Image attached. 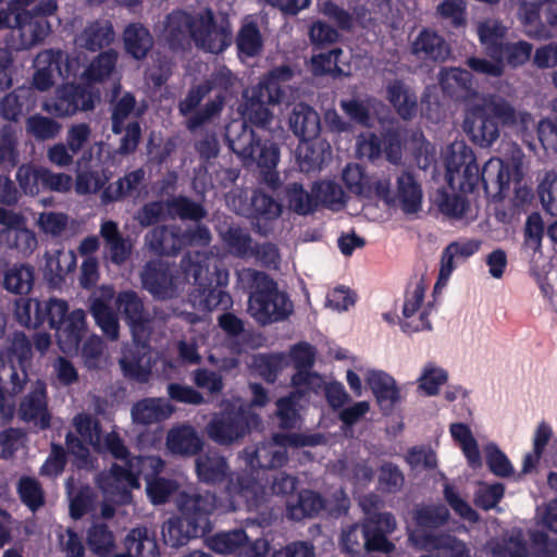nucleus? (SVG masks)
Masks as SVG:
<instances>
[{
    "instance_id": "obj_52",
    "label": "nucleus",
    "mask_w": 557,
    "mask_h": 557,
    "mask_svg": "<svg viewBox=\"0 0 557 557\" xmlns=\"http://www.w3.org/2000/svg\"><path fill=\"white\" fill-rule=\"evenodd\" d=\"M87 545L98 557H109L115 548V536L104 523H92L87 531Z\"/></svg>"
},
{
    "instance_id": "obj_14",
    "label": "nucleus",
    "mask_w": 557,
    "mask_h": 557,
    "mask_svg": "<svg viewBox=\"0 0 557 557\" xmlns=\"http://www.w3.org/2000/svg\"><path fill=\"white\" fill-rule=\"evenodd\" d=\"M376 197L383 199L386 203L398 205L400 209L412 214L418 212L422 206L423 193L420 184L414 177L404 172L396 181V188L391 189L388 178L382 177L375 182Z\"/></svg>"
},
{
    "instance_id": "obj_4",
    "label": "nucleus",
    "mask_w": 557,
    "mask_h": 557,
    "mask_svg": "<svg viewBox=\"0 0 557 557\" xmlns=\"http://www.w3.org/2000/svg\"><path fill=\"white\" fill-rule=\"evenodd\" d=\"M178 517L168 519L162 525V537L165 545L181 547L191 539L211 532V515L216 508V497L207 491L205 494L181 493L177 500Z\"/></svg>"
},
{
    "instance_id": "obj_18",
    "label": "nucleus",
    "mask_w": 557,
    "mask_h": 557,
    "mask_svg": "<svg viewBox=\"0 0 557 557\" xmlns=\"http://www.w3.org/2000/svg\"><path fill=\"white\" fill-rule=\"evenodd\" d=\"M44 108L55 116H72L94 109L92 92L85 86L66 83L57 88L54 97Z\"/></svg>"
},
{
    "instance_id": "obj_19",
    "label": "nucleus",
    "mask_w": 557,
    "mask_h": 557,
    "mask_svg": "<svg viewBox=\"0 0 557 557\" xmlns=\"http://www.w3.org/2000/svg\"><path fill=\"white\" fill-rule=\"evenodd\" d=\"M206 433L212 442L224 446L244 436V404L214 413L206 425Z\"/></svg>"
},
{
    "instance_id": "obj_55",
    "label": "nucleus",
    "mask_w": 557,
    "mask_h": 557,
    "mask_svg": "<svg viewBox=\"0 0 557 557\" xmlns=\"http://www.w3.org/2000/svg\"><path fill=\"white\" fill-rule=\"evenodd\" d=\"M312 193L317 206L321 203L332 211L341 210L346 203V196L342 187L333 181H322L317 183Z\"/></svg>"
},
{
    "instance_id": "obj_45",
    "label": "nucleus",
    "mask_w": 557,
    "mask_h": 557,
    "mask_svg": "<svg viewBox=\"0 0 557 557\" xmlns=\"http://www.w3.org/2000/svg\"><path fill=\"white\" fill-rule=\"evenodd\" d=\"M331 157V147L324 141L304 140L297 147V159L301 171L310 172L321 168Z\"/></svg>"
},
{
    "instance_id": "obj_32",
    "label": "nucleus",
    "mask_w": 557,
    "mask_h": 557,
    "mask_svg": "<svg viewBox=\"0 0 557 557\" xmlns=\"http://www.w3.org/2000/svg\"><path fill=\"white\" fill-rule=\"evenodd\" d=\"M449 434L455 444L461 450L468 466L472 470H480L483 467V458L479 443L469 425L462 422H455L449 425Z\"/></svg>"
},
{
    "instance_id": "obj_15",
    "label": "nucleus",
    "mask_w": 557,
    "mask_h": 557,
    "mask_svg": "<svg viewBox=\"0 0 557 557\" xmlns=\"http://www.w3.org/2000/svg\"><path fill=\"white\" fill-rule=\"evenodd\" d=\"M57 9L55 0H44L33 9H25L15 15V25L24 46L32 47L46 39L51 32L47 17L54 14Z\"/></svg>"
},
{
    "instance_id": "obj_61",
    "label": "nucleus",
    "mask_w": 557,
    "mask_h": 557,
    "mask_svg": "<svg viewBox=\"0 0 557 557\" xmlns=\"http://www.w3.org/2000/svg\"><path fill=\"white\" fill-rule=\"evenodd\" d=\"M147 486V495L153 505H162L176 491L177 484L174 480L158 476V474L144 478Z\"/></svg>"
},
{
    "instance_id": "obj_23",
    "label": "nucleus",
    "mask_w": 557,
    "mask_h": 557,
    "mask_svg": "<svg viewBox=\"0 0 557 557\" xmlns=\"http://www.w3.org/2000/svg\"><path fill=\"white\" fill-rule=\"evenodd\" d=\"M425 290L422 283H417L408 289L403 306V329L405 331L417 332L431 327L429 314L433 306L424 301Z\"/></svg>"
},
{
    "instance_id": "obj_17",
    "label": "nucleus",
    "mask_w": 557,
    "mask_h": 557,
    "mask_svg": "<svg viewBox=\"0 0 557 557\" xmlns=\"http://www.w3.org/2000/svg\"><path fill=\"white\" fill-rule=\"evenodd\" d=\"M7 357L10 363V394L18 395L28 382L27 366L33 357L32 343L23 332H14L9 338Z\"/></svg>"
},
{
    "instance_id": "obj_27",
    "label": "nucleus",
    "mask_w": 557,
    "mask_h": 557,
    "mask_svg": "<svg viewBox=\"0 0 557 557\" xmlns=\"http://www.w3.org/2000/svg\"><path fill=\"white\" fill-rule=\"evenodd\" d=\"M282 206L264 194H256L251 202L250 223L260 234L271 232L280 215Z\"/></svg>"
},
{
    "instance_id": "obj_56",
    "label": "nucleus",
    "mask_w": 557,
    "mask_h": 557,
    "mask_svg": "<svg viewBox=\"0 0 557 557\" xmlns=\"http://www.w3.org/2000/svg\"><path fill=\"white\" fill-rule=\"evenodd\" d=\"M218 86L227 89L228 81L222 74H219L211 79H207L203 83L191 87L186 98L181 103V111L183 113H187L195 110L202 101V99Z\"/></svg>"
},
{
    "instance_id": "obj_36",
    "label": "nucleus",
    "mask_w": 557,
    "mask_h": 557,
    "mask_svg": "<svg viewBox=\"0 0 557 557\" xmlns=\"http://www.w3.org/2000/svg\"><path fill=\"white\" fill-rule=\"evenodd\" d=\"M228 463L218 451L209 450L196 459V473L200 482L215 484L228 476Z\"/></svg>"
},
{
    "instance_id": "obj_41",
    "label": "nucleus",
    "mask_w": 557,
    "mask_h": 557,
    "mask_svg": "<svg viewBox=\"0 0 557 557\" xmlns=\"http://www.w3.org/2000/svg\"><path fill=\"white\" fill-rule=\"evenodd\" d=\"M249 154L260 168L265 169L264 181L270 187L274 188L278 182V175L273 171L278 162L277 147L270 141L252 143Z\"/></svg>"
},
{
    "instance_id": "obj_63",
    "label": "nucleus",
    "mask_w": 557,
    "mask_h": 557,
    "mask_svg": "<svg viewBox=\"0 0 557 557\" xmlns=\"http://www.w3.org/2000/svg\"><path fill=\"white\" fill-rule=\"evenodd\" d=\"M244 546V529L216 533L209 540V547L218 554H232Z\"/></svg>"
},
{
    "instance_id": "obj_53",
    "label": "nucleus",
    "mask_w": 557,
    "mask_h": 557,
    "mask_svg": "<svg viewBox=\"0 0 557 557\" xmlns=\"http://www.w3.org/2000/svg\"><path fill=\"white\" fill-rule=\"evenodd\" d=\"M387 99L405 120L411 119L417 112V96L400 82L387 86Z\"/></svg>"
},
{
    "instance_id": "obj_9",
    "label": "nucleus",
    "mask_w": 557,
    "mask_h": 557,
    "mask_svg": "<svg viewBox=\"0 0 557 557\" xmlns=\"http://www.w3.org/2000/svg\"><path fill=\"white\" fill-rule=\"evenodd\" d=\"M123 462L124 466L112 463L110 470L97 479L99 488L107 495L117 496L121 504H126L132 497L131 491L140 486V476L159 474L164 469V461L158 456H135Z\"/></svg>"
},
{
    "instance_id": "obj_3",
    "label": "nucleus",
    "mask_w": 557,
    "mask_h": 557,
    "mask_svg": "<svg viewBox=\"0 0 557 557\" xmlns=\"http://www.w3.org/2000/svg\"><path fill=\"white\" fill-rule=\"evenodd\" d=\"M493 117L505 125L516 126L520 132H525L533 122L531 114L516 112L502 97L475 96L463 122V129L474 144L488 147L498 138V126Z\"/></svg>"
},
{
    "instance_id": "obj_37",
    "label": "nucleus",
    "mask_w": 557,
    "mask_h": 557,
    "mask_svg": "<svg viewBox=\"0 0 557 557\" xmlns=\"http://www.w3.org/2000/svg\"><path fill=\"white\" fill-rule=\"evenodd\" d=\"M125 51L135 60H144L153 47L150 30L141 23H131L123 32Z\"/></svg>"
},
{
    "instance_id": "obj_42",
    "label": "nucleus",
    "mask_w": 557,
    "mask_h": 557,
    "mask_svg": "<svg viewBox=\"0 0 557 557\" xmlns=\"http://www.w3.org/2000/svg\"><path fill=\"white\" fill-rule=\"evenodd\" d=\"M144 180L145 171L141 168L126 173L123 177L103 188L101 194L102 202L111 203L131 196L138 189Z\"/></svg>"
},
{
    "instance_id": "obj_58",
    "label": "nucleus",
    "mask_w": 557,
    "mask_h": 557,
    "mask_svg": "<svg viewBox=\"0 0 557 557\" xmlns=\"http://www.w3.org/2000/svg\"><path fill=\"white\" fill-rule=\"evenodd\" d=\"M443 214L455 220L470 221L475 216V209L460 195H445L438 203Z\"/></svg>"
},
{
    "instance_id": "obj_48",
    "label": "nucleus",
    "mask_w": 557,
    "mask_h": 557,
    "mask_svg": "<svg viewBox=\"0 0 557 557\" xmlns=\"http://www.w3.org/2000/svg\"><path fill=\"white\" fill-rule=\"evenodd\" d=\"M35 282V271L29 264H14L4 272L3 288L12 294L27 295Z\"/></svg>"
},
{
    "instance_id": "obj_49",
    "label": "nucleus",
    "mask_w": 557,
    "mask_h": 557,
    "mask_svg": "<svg viewBox=\"0 0 557 557\" xmlns=\"http://www.w3.org/2000/svg\"><path fill=\"white\" fill-rule=\"evenodd\" d=\"M448 381V372L434 361L425 362L417 377L418 388L426 396H435Z\"/></svg>"
},
{
    "instance_id": "obj_22",
    "label": "nucleus",
    "mask_w": 557,
    "mask_h": 557,
    "mask_svg": "<svg viewBox=\"0 0 557 557\" xmlns=\"http://www.w3.org/2000/svg\"><path fill=\"white\" fill-rule=\"evenodd\" d=\"M335 505H330V511L346 512L348 509V499L341 490L335 495ZM287 513L293 520H301L304 518L313 517L322 508H327L329 503H324L318 494L312 491H301L293 494L287 499Z\"/></svg>"
},
{
    "instance_id": "obj_34",
    "label": "nucleus",
    "mask_w": 557,
    "mask_h": 557,
    "mask_svg": "<svg viewBox=\"0 0 557 557\" xmlns=\"http://www.w3.org/2000/svg\"><path fill=\"white\" fill-rule=\"evenodd\" d=\"M114 40L113 25L108 20H96L77 36V44L88 51H99L108 47Z\"/></svg>"
},
{
    "instance_id": "obj_8",
    "label": "nucleus",
    "mask_w": 557,
    "mask_h": 557,
    "mask_svg": "<svg viewBox=\"0 0 557 557\" xmlns=\"http://www.w3.org/2000/svg\"><path fill=\"white\" fill-rule=\"evenodd\" d=\"M181 268L186 280H193L196 297L203 309H227L232 305L231 295L224 289L228 283V272L216 264L212 269L202 264L200 255L187 253L182 258Z\"/></svg>"
},
{
    "instance_id": "obj_54",
    "label": "nucleus",
    "mask_w": 557,
    "mask_h": 557,
    "mask_svg": "<svg viewBox=\"0 0 557 557\" xmlns=\"http://www.w3.org/2000/svg\"><path fill=\"white\" fill-rule=\"evenodd\" d=\"M343 53L341 49H333L327 53L314 54L310 60V71L314 75H346L349 74V65L339 61Z\"/></svg>"
},
{
    "instance_id": "obj_10",
    "label": "nucleus",
    "mask_w": 557,
    "mask_h": 557,
    "mask_svg": "<svg viewBox=\"0 0 557 557\" xmlns=\"http://www.w3.org/2000/svg\"><path fill=\"white\" fill-rule=\"evenodd\" d=\"M376 496L364 497L360 505L367 513L362 531L357 525L344 531L342 535L343 548L348 553H356L363 545L367 550L389 552L393 544L387 541L386 534L396 529V520L391 513H371L370 508L375 506Z\"/></svg>"
},
{
    "instance_id": "obj_24",
    "label": "nucleus",
    "mask_w": 557,
    "mask_h": 557,
    "mask_svg": "<svg viewBox=\"0 0 557 557\" xmlns=\"http://www.w3.org/2000/svg\"><path fill=\"white\" fill-rule=\"evenodd\" d=\"M357 370L363 375L368 386L383 410H391L400 401V387L391 374L383 370L364 369L363 367H358Z\"/></svg>"
},
{
    "instance_id": "obj_44",
    "label": "nucleus",
    "mask_w": 557,
    "mask_h": 557,
    "mask_svg": "<svg viewBox=\"0 0 557 557\" xmlns=\"http://www.w3.org/2000/svg\"><path fill=\"white\" fill-rule=\"evenodd\" d=\"M60 53H53V50H46L40 52L35 59V65L37 67L33 76L34 90L46 91L54 85V77L57 75L55 69H58V58Z\"/></svg>"
},
{
    "instance_id": "obj_62",
    "label": "nucleus",
    "mask_w": 557,
    "mask_h": 557,
    "mask_svg": "<svg viewBox=\"0 0 557 557\" xmlns=\"http://www.w3.org/2000/svg\"><path fill=\"white\" fill-rule=\"evenodd\" d=\"M61 125L53 119L34 114L26 120V131L38 140L52 139L60 133Z\"/></svg>"
},
{
    "instance_id": "obj_7",
    "label": "nucleus",
    "mask_w": 557,
    "mask_h": 557,
    "mask_svg": "<svg viewBox=\"0 0 557 557\" xmlns=\"http://www.w3.org/2000/svg\"><path fill=\"white\" fill-rule=\"evenodd\" d=\"M506 28L495 20L485 21L478 26V35L481 44L485 47L493 61L485 59H469V66L479 73L498 76L504 69L503 58L509 64L516 66L527 62L532 52V46L525 41L512 45H503Z\"/></svg>"
},
{
    "instance_id": "obj_35",
    "label": "nucleus",
    "mask_w": 557,
    "mask_h": 557,
    "mask_svg": "<svg viewBox=\"0 0 557 557\" xmlns=\"http://www.w3.org/2000/svg\"><path fill=\"white\" fill-rule=\"evenodd\" d=\"M100 235L111 261L117 265L123 264L132 253V245L120 232L117 223L104 221L100 226Z\"/></svg>"
},
{
    "instance_id": "obj_51",
    "label": "nucleus",
    "mask_w": 557,
    "mask_h": 557,
    "mask_svg": "<svg viewBox=\"0 0 557 557\" xmlns=\"http://www.w3.org/2000/svg\"><path fill=\"white\" fill-rule=\"evenodd\" d=\"M90 312L96 324L109 339L114 341L119 337L120 325L117 317L106 299L100 297L94 298L90 304Z\"/></svg>"
},
{
    "instance_id": "obj_5",
    "label": "nucleus",
    "mask_w": 557,
    "mask_h": 557,
    "mask_svg": "<svg viewBox=\"0 0 557 557\" xmlns=\"http://www.w3.org/2000/svg\"><path fill=\"white\" fill-rule=\"evenodd\" d=\"M448 517L449 512L443 505L417 508L412 519L407 522L409 541L419 549H443L449 557H470V550L463 542L450 535L435 534V530Z\"/></svg>"
},
{
    "instance_id": "obj_50",
    "label": "nucleus",
    "mask_w": 557,
    "mask_h": 557,
    "mask_svg": "<svg viewBox=\"0 0 557 557\" xmlns=\"http://www.w3.org/2000/svg\"><path fill=\"white\" fill-rule=\"evenodd\" d=\"M412 52L423 54L432 60H445L449 55V48L444 39L431 30H422L412 42Z\"/></svg>"
},
{
    "instance_id": "obj_13",
    "label": "nucleus",
    "mask_w": 557,
    "mask_h": 557,
    "mask_svg": "<svg viewBox=\"0 0 557 557\" xmlns=\"http://www.w3.org/2000/svg\"><path fill=\"white\" fill-rule=\"evenodd\" d=\"M67 312L69 304L63 299L22 298L15 302L14 315L27 329H38L47 323L49 329L60 331Z\"/></svg>"
},
{
    "instance_id": "obj_21",
    "label": "nucleus",
    "mask_w": 557,
    "mask_h": 557,
    "mask_svg": "<svg viewBox=\"0 0 557 557\" xmlns=\"http://www.w3.org/2000/svg\"><path fill=\"white\" fill-rule=\"evenodd\" d=\"M18 416L22 421L33 423L39 430L50 429L52 416L45 381L37 380L32 384L29 392L20 401Z\"/></svg>"
},
{
    "instance_id": "obj_47",
    "label": "nucleus",
    "mask_w": 557,
    "mask_h": 557,
    "mask_svg": "<svg viewBox=\"0 0 557 557\" xmlns=\"http://www.w3.org/2000/svg\"><path fill=\"white\" fill-rule=\"evenodd\" d=\"M342 178L350 193L367 199L376 197L375 182L380 177H368L358 164H348L343 170Z\"/></svg>"
},
{
    "instance_id": "obj_26",
    "label": "nucleus",
    "mask_w": 557,
    "mask_h": 557,
    "mask_svg": "<svg viewBox=\"0 0 557 557\" xmlns=\"http://www.w3.org/2000/svg\"><path fill=\"white\" fill-rule=\"evenodd\" d=\"M37 106V94L32 87L20 86L0 100V115L11 122L30 113Z\"/></svg>"
},
{
    "instance_id": "obj_2",
    "label": "nucleus",
    "mask_w": 557,
    "mask_h": 557,
    "mask_svg": "<svg viewBox=\"0 0 557 557\" xmlns=\"http://www.w3.org/2000/svg\"><path fill=\"white\" fill-rule=\"evenodd\" d=\"M154 34L159 45L172 52L185 51L195 42L199 49L220 53L232 42L231 32L216 27L211 9L200 14L175 9L154 26Z\"/></svg>"
},
{
    "instance_id": "obj_30",
    "label": "nucleus",
    "mask_w": 557,
    "mask_h": 557,
    "mask_svg": "<svg viewBox=\"0 0 557 557\" xmlns=\"http://www.w3.org/2000/svg\"><path fill=\"white\" fill-rule=\"evenodd\" d=\"M143 287L153 297L166 299L172 297V276L161 262L149 261L141 273Z\"/></svg>"
},
{
    "instance_id": "obj_20",
    "label": "nucleus",
    "mask_w": 557,
    "mask_h": 557,
    "mask_svg": "<svg viewBox=\"0 0 557 557\" xmlns=\"http://www.w3.org/2000/svg\"><path fill=\"white\" fill-rule=\"evenodd\" d=\"M115 305L122 319L129 326L135 342L149 334L152 319L137 292L133 289L120 292Z\"/></svg>"
},
{
    "instance_id": "obj_64",
    "label": "nucleus",
    "mask_w": 557,
    "mask_h": 557,
    "mask_svg": "<svg viewBox=\"0 0 557 557\" xmlns=\"http://www.w3.org/2000/svg\"><path fill=\"white\" fill-rule=\"evenodd\" d=\"M17 136L12 125L0 128V165L14 166L18 160Z\"/></svg>"
},
{
    "instance_id": "obj_60",
    "label": "nucleus",
    "mask_w": 557,
    "mask_h": 557,
    "mask_svg": "<svg viewBox=\"0 0 557 557\" xmlns=\"http://www.w3.org/2000/svg\"><path fill=\"white\" fill-rule=\"evenodd\" d=\"M483 455L492 473L497 476H509L513 473V466L495 442L483 445Z\"/></svg>"
},
{
    "instance_id": "obj_31",
    "label": "nucleus",
    "mask_w": 557,
    "mask_h": 557,
    "mask_svg": "<svg viewBox=\"0 0 557 557\" xmlns=\"http://www.w3.org/2000/svg\"><path fill=\"white\" fill-rule=\"evenodd\" d=\"M150 250L159 256H176L184 247V237L180 228L161 225L146 235Z\"/></svg>"
},
{
    "instance_id": "obj_29",
    "label": "nucleus",
    "mask_w": 557,
    "mask_h": 557,
    "mask_svg": "<svg viewBox=\"0 0 557 557\" xmlns=\"http://www.w3.org/2000/svg\"><path fill=\"white\" fill-rule=\"evenodd\" d=\"M174 407L164 398L148 397L138 400L132 407V418L137 424L149 425L166 420Z\"/></svg>"
},
{
    "instance_id": "obj_6",
    "label": "nucleus",
    "mask_w": 557,
    "mask_h": 557,
    "mask_svg": "<svg viewBox=\"0 0 557 557\" xmlns=\"http://www.w3.org/2000/svg\"><path fill=\"white\" fill-rule=\"evenodd\" d=\"M314 348L306 343L295 345L290 350V358L298 369L293 376L296 391L287 398L277 401V416L282 428H294L300 417V410L309 400L310 391H315L322 385V379L308 369L313 364Z\"/></svg>"
},
{
    "instance_id": "obj_1",
    "label": "nucleus",
    "mask_w": 557,
    "mask_h": 557,
    "mask_svg": "<svg viewBox=\"0 0 557 557\" xmlns=\"http://www.w3.org/2000/svg\"><path fill=\"white\" fill-rule=\"evenodd\" d=\"M523 152L515 147L509 158H491L480 172L475 156L463 140L453 141L444 151L446 177L453 189L471 191L480 181L485 189L504 194L511 183L521 180Z\"/></svg>"
},
{
    "instance_id": "obj_57",
    "label": "nucleus",
    "mask_w": 557,
    "mask_h": 557,
    "mask_svg": "<svg viewBox=\"0 0 557 557\" xmlns=\"http://www.w3.org/2000/svg\"><path fill=\"white\" fill-rule=\"evenodd\" d=\"M169 213L177 215L181 220L200 221L207 216V211L199 202L187 196H176L165 201Z\"/></svg>"
},
{
    "instance_id": "obj_38",
    "label": "nucleus",
    "mask_w": 557,
    "mask_h": 557,
    "mask_svg": "<svg viewBox=\"0 0 557 557\" xmlns=\"http://www.w3.org/2000/svg\"><path fill=\"white\" fill-rule=\"evenodd\" d=\"M76 268L74 251L55 250L47 253L44 267V276L51 286H59L64 282L67 273Z\"/></svg>"
},
{
    "instance_id": "obj_25",
    "label": "nucleus",
    "mask_w": 557,
    "mask_h": 557,
    "mask_svg": "<svg viewBox=\"0 0 557 557\" xmlns=\"http://www.w3.org/2000/svg\"><path fill=\"white\" fill-rule=\"evenodd\" d=\"M120 366L124 377L136 383H147L151 376L149 346L134 345L123 351Z\"/></svg>"
},
{
    "instance_id": "obj_12",
    "label": "nucleus",
    "mask_w": 557,
    "mask_h": 557,
    "mask_svg": "<svg viewBox=\"0 0 557 557\" xmlns=\"http://www.w3.org/2000/svg\"><path fill=\"white\" fill-rule=\"evenodd\" d=\"M293 71L289 66L283 65L273 70L259 85L258 90L246 102V116L256 125H267L272 113L269 104L278 103L284 97L285 84L292 78Z\"/></svg>"
},
{
    "instance_id": "obj_43",
    "label": "nucleus",
    "mask_w": 557,
    "mask_h": 557,
    "mask_svg": "<svg viewBox=\"0 0 557 557\" xmlns=\"http://www.w3.org/2000/svg\"><path fill=\"white\" fill-rule=\"evenodd\" d=\"M87 331L86 314L82 309L67 312L60 331H57L59 342L67 348H77Z\"/></svg>"
},
{
    "instance_id": "obj_11",
    "label": "nucleus",
    "mask_w": 557,
    "mask_h": 557,
    "mask_svg": "<svg viewBox=\"0 0 557 557\" xmlns=\"http://www.w3.org/2000/svg\"><path fill=\"white\" fill-rule=\"evenodd\" d=\"M294 306L288 296L264 274H257L250 287L248 311L261 324H269L288 318Z\"/></svg>"
},
{
    "instance_id": "obj_16",
    "label": "nucleus",
    "mask_w": 557,
    "mask_h": 557,
    "mask_svg": "<svg viewBox=\"0 0 557 557\" xmlns=\"http://www.w3.org/2000/svg\"><path fill=\"white\" fill-rule=\"evenodd\" d=\"M520 0L519 18L529 36L548 38L557 36V0Z\"/></svg>"
},
{
    "instance_id": "obj_46",
    "label": "nucleus",
    "mask_w": 557,
    "mask_h": 557,
    "mask_svg": "<svg viewBox=\"0 0 557 557\" xmlns=\"http://www.w3.org/2000/svg\"><path fill=\"white\" fill-rule=\"evenodd\" d=\"M116 62L117 52L114 49L101 51L82 72V78L87 84L102 83L110 78L115 70Z\"/></svg>"
},
{
    "instance_id": "obj_39",
    "label": "nucleus",
    "mask_w": 557,
    "mask_h": 557,
    "mask_svg": "<svg viewBox=\"0 0 557 557\" xmlns=\"http://www.w3.org/2000/svg\"><path fill=\"white\" fill-rule=\"evenodd\" d=\"M124 548L133 557H160L156 535L146 527L132 529L124 539Z\"/></svg>"
},
{
    "instance_id": "obj_40",
    "label": "nucleus",
    "mask_w": 557,
    "mask_h": 557,
    "mask_svg": "<svg viewBox=\"0 0 557 557\" xmlns=\"http://www.w3.org/2000/svg\"><path fill=\"white\" fill-rule=\"evenodd\" d=\"M289 124L295 135L304 140L315 138L320 132L319 114L304 103L294 107Z\"/></svg>"
},
{
    "instance_id": "obj_28",
    "label": "nucleus",
    "mask_w": 557,
    "mask_h": 557,
    "mask_svg": "<svg viewBox=\"0 0 557 557\" xmlns=\"http://www.w3.org/2000/svg\"><path fill=\"white\" fill-rule=\"evenodd\" d=\"M481 240L460 239L449 244L443 251L438 283L446 284L459 261L466 260L479 251Z\"/></svg>"
},
{
    "instance_id": "obj_59",
    "label": "nucleus",
    "mask_w": 557,
    "mask_h": 557,
    "mask_svg": "<svg viewBox=\"0 0 557 557\" xmlns=\"http://www.w3.org/2000/svg\"><path fill=\"white\" fill-rule=\"evenodd\" d=\"M17 493L21 502L33 512L45 505V492L35 478L22 476L17 483Z\"/></svg>"
},
{
    "instance_id": "obj_33",
    "label": "nucleus",
    "mask_w": 557,
    "mask_h": 557,
    "mask_svg": "<svg viewBox=\"0 0 557 557\" xmlns=\"http://www.w3.org/2000/svg\"><path fill=\"white\" fill-rule=\"evenodd\" d=\"M166 446L174 455L196 456L202 450L203 442L193 425L183 424L169 432Z\"/></svg>"
}]
</instances>
